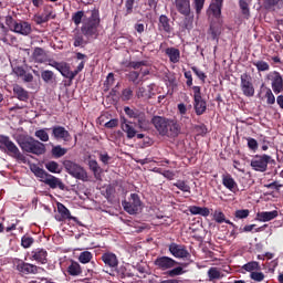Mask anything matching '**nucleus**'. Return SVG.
Listing matches in <instances>:
<instances>
[{
	"mask_svg": "<svg viewBox=\"0 0 283 283\" xmlns=\"http://www.w3.org/2000/svg\"><path fill=\"white\" fill-rule=\"evenodd\" d=\"M92 258H94V254H92V252L84 251L80 253L78 262H81V264H90V262H92Z\"/></svg>",
	"mask_w": 283,
	"mask_h": 283,
	"instance_id": "e433bc0d",
	"label": "nucleus"
},
{
	"mask_svg": "<svg viewBox=\"0 0 283 283\" xmlns=\"http://www.w3.org/2000/svg\"><path fill=\"white\" fill-rule=\"evenodd\" d=\"M41 268L35 264L28 263L23 260H18L17 262V271L21 273V275H36Z\"/></svg>",
	"mask_w": 283,
	"mask_h": 283,
	"instance_id": "9b49d317",
	"label": "nucleus"
},
{
	"mask_svg": "<svg viewBox=\"0 0 283 283\" xmlns=\"http://www.w3.org/2000/svg\"><path fill=\"white\" fill-rule=\"evenodd\" d=\"M35 138H39L42 143H48L50 140V135L48 134V128L39 129L34 133Z\"/></svg>",
	"mask_w": 283,
	"mask_h": 283,
	"instance_id": "4c0bfd02",
	"label": "nucleus"
},
{
	"mask_svg": "<svg viewBox=\"0 0 283 283\" xmlns=\"http://www.w3.org/2000/svg\"><path fill=\"white\" fill-rule=\"evenodd\" d=\"M84 34L76 31V33L73 36L74 40V48H83V45H87V41H85Z\"/></svg>",
	"mask_w": 283,
	"mask_h": 283,
	"instance_id": "f704fd0d",
	"label": "nucleus"
},
{
	"mask_svg": "<svg viewBox=\"0 0 283 283\" xmlns=\"http://www.w3.org/2000/svg\"><path fill=\"white\" fill-rule=\"evenodd\" d=\"M88 167L95 174H98L101 171V166H98V161H96V159L88 160Z\"/></svg>",
	"mask_w": 283,
	"mask_h": 283,
	"instance_id": "052dcab7",
	"label": "nucleus"
},
{
	"mask_svg": "<svg viewBox=\"0 0 283 283\" xmlns=\"http://www.w3.org/2000/svg\"><path fill=\"white\" fill-rule=\"evenodd\" d=\"M168 129L174 134V136H178V134H180L181 127L178 122L170 119Z\"/></svg>",
	"mask_w": 283,
	"mask_h": 283,
	"instance_id": "a18cd8bd",
	"label": "nucleus"
},
{
	"mask_svg": "<svg viewBox=\"0 0 283 283\" xmlns=\"http://www.w3.org/2000/svg\"><path fill=\"white\" fill-rule=\"evenodd\" d=\"M175 6L179 14L189 17L191 14V1L190 0H175Z\"/></svg>",
	"mask_w": 283,
	"mask_h": 283,
	"instance_id": "f3484780",
	"label": "nucleus"
},
{
	"mask_svg": "<svg viewBox=\"0 0 283 283\" xmlns=\"http://www.w3.org/2000/svg\"><path fill=\"white\" fill-rule=\"evenodd\" d=\"M124 112L128 118H138V115L140 114V111L138 109H132L128 106L124 107Z\"/></svg>",
	"mask_w": 283,
	"mask_h": 283,
	"instance_id": "09e8293b",
	"label": "nucleus"
},
{
	"mask_svg": "<svg viewBox=\"0 0 283 283\" xmlns=\"http://www.w3.org/2000/svg\"><path fill=\"white\" fill-rule=\"evenodd\" d=\"M31 171L36 178L40 179V182H44V185H48V187L51 189H61V191H65V184H63L59 177H55L45 171V169L33 165L31 167Z\"/></svg>",
	"mask_w": 283,
	"mask_h": 283,
	"instance_id": "f257e3e1",
	"label": "nucleus"
},
{
	"mask_svg": "<svg viewBox=\"0 0 283 283\" xmlns=\"http://www.w3.org/2000/svg\"><path fill=\"white\" fill-rule=\"evenodd\" d=\"M242 271H247V273H255L256 271H262V268L260 266V262L258 261H250L242 265Z\"/></svg>",
	"mask_w": 283,
	"mask_h": 283,
	"instance_id": "c85d7f7f",
	"label": "nucleus"
},
{
	"mask_svg": "<svg viewBox=\"0 0 283 283\" xmlns=\"http://www.w3.org/2000/svg\"><path fill=\"white\" fill-rule=\"evenodd\" d=\"M101 25V15L97 9H93L91 11V17L83 22L81 28L82 34L86 36V39H91L92 36H98V27Z\"/></svg>",
	"mask_w": 283,
	"mask_h": 283,
	"instance_id": "f03ea898",
	"label": "nucleus"
},
{
	"mask_svg": "<svg viewBox=\"0 0 283 283\" xmlns=\"http://www.w3.org/2000/svg\"><path fill=\"white\" fill-rule=\"evenodd\" d=\"M220 27H216L213 24L210 25V34H212V39H218L220 36Z\"/></svg>",
	"mask_w": 283,
	"mask_h": 283,
	"instance_id": "774afa93",
	"label": "nucleus"
},
{
	"mask_svg": "<svg viewBox=\"0 0 283 283\" xmlns=\"http://www.w3.org/2000/svg\"><path fill=\"white\" fill-rule=\"evenodd\" d=\"M195 129L199 136H206L208 129L205 124L196 125Z\"/></svg>",
	"mask_w": 283,
	"mask_h": 283,
	"instance_id": "69168bd1",
	"label": "nucleus"
},
{
	"mask_svg": "<svg viewBox=\"0 0 283 283\" xmlns=\"http://www.w3.org/2000/svg\"><path fill=\"white\" fill-rule=\"evenodd\" d=\"M124 210H126L129 216H136L140 211V206L143 202L140 201V197L137 193H132L129 201H123Z\"/></svg>",
	"mask_w": 283,
	"mask_h": 283,
	"instance_id": "6e6552de",
	"label": "nucleus"
},
{
	"mask_svg": "<svg viewBox=\"0 0 283 283\" xmlns=\"http://www.w3.org/2000/svg\"><path fill=\"white\" fill-rule=\"evenodd\" d=\"M145 65H147V61L129 62L128 67H133V70H140Z\"/></svg>",
	"mask_w": 283,
	"mask_h": 283,
	"instance_id": "338daca9",
	"label": "nucleus"
},
{
	"mask_svg": "<svg viewBox=\"0 0 283 283\" xmlns=\"http://www.w3.org/2000/svg\"><path fill=\"white\" fill-rule=\"evenodd\" d=\"M4 21H6V25H8L9 30H10L11 32L14 31V28H15L17 23L19 22V21H17V20H14V18H12V15H7V17L4 18Z\"/></svg>",
	"mask_w": 283,
	"mask_h": 283,
	"instance_id": "3c124183",
	"label": "nucleus"
},
{
	"mask_svg": "<svg viewBox=\"0 0 283 283\" xmlns=\"http://www.w3.org/2000/svg\"><path fill=\"white\" fill-rule=\"evenodd\" d=\"M268 81H271L272 92L274 94H282L283 92V77L277 71L270 72L266 75Z\"/></svg>",
	"mask_w": 283,
	"mask_h": 283,
	"instance_id": "1a4fd4ad",
	"label": "nucleus"
},
{
	"mask_svg": "<svg viewBox=\"0 0 283 283\" xmlns=\"http://www.w3.org/2000/svg\"><path fill=\"white\" fill-rule=\"evenodd\" d=\"M51 129L52 136L55 140H63L64 143H70V140H72V135H70V132L65 129V127L53 126Z\"/></svg>",
	"mask_w": 283,
	"mask_h": 283,
	"instance_id": "4468645a",
	"label": "nucleus"
},
{
	"mask_svg": "<svg viewBox=\"0 0 283 283\" xmlns=\"http://www.w3.org/2000/svg\"><path fill=\"white\" fill-rule=\"evenodd\" d=\"M34 63H45L48 61V53L41 48H35L32 53Z\"/></svg>",
	"mask_w": 283,
	"mask_h": 283,
	"instance_id": "393cba45",
	"label": "nucleus"
},
{
	"mask_svg": "<svg viewBox=\"0 0 283 283\" xmlns=\"http://www.w3.org/2000/svg\"><path fill=\"white\" fill-rule=\"evenodd\" d=\"M41 78L44 83L50 85V83H54V81H56V75L50 70H44L41 72Z\"/></svg>",
	"mask_w": 283,
	"mask_h": 283,
	"instance_id": "2f4dec72",
	"label": "nucleus"
},
{
	"mask_svg": "<svg viewBox=\"0 0 283 283\" xmlns=\"http://www.w3.org/2000/svg\"><path fill=\"white\" fill-rule=\"evenodd\" d=\"M101 259L109 269H116L118 266V256L112 252L104 253Z\"/></svg>",
	"mask_w": 283,
	"mask_h": 283,
	"instance_id": "6ab92c4d",
	"label": "nucleus"
},
{
	"mask_svg": "<svg viewBox=\"0 0 283 283\" xmlns=\"http://www.w3.org/2000/svg\"><path fill=\"white\" fill-rule=\"evenodd\" d=\"M213 220H216L218 224H222V222H226L224 212L216 210L213 213Z\"/></svg>",
	"mask_w": 283,
	"mask_h": 283,
	"instance_id": "864d4df0",
	"label": "nucleus"
},
{
	"mask_svg": "<svg viewBox=\"0 0 283 283\" xmlns=\"http://www.w3.org/2000/svg\"><path fill=\"white\" fill-rule=\"evenodd\" d=\"M69 275L76 276L81 275L83 273V270L81 269V264L78 262H72L67 268Z\"/></svg>",
	"mask_w": 283,
	"mask_h": 283,
	"instance_id": "473e14b6",
	"label": "nucleus"
},
{
	"mask_svg": "<svg viewBox=\"0 0 283 283\" xmlns=\"http://www.w3.org/2000/svg\"><path fill=\"white\" fill-rule=\"evenodd\" d=\"M151 123L157 132L160 134V136H167V134L169 133V118L163 116H154L151 118Z\"/></svg>",
	"mask_w": 283,
	"mask_h": 283,
	"instance_id": "9d476101",
	"label": "nucleus"
},
{
	"mask_svg": "<svg viewBox=\"0 0 283 283\" xmlns=\"http://www.w3.org/2000/svg\"><path fill=\"white\" fill-rule=\"evenodd\" d=\"M210 10L213 17H220V14H222V4H219V2H214L210 4Z\"/></svg>",
	"mask_w": 283,
	"mask_h": 283,
	"instance_id": "de8ad7c7",
	"label": "nucleus"
},
{
	"mask_svg": "<svg viewBox=\"0 0 283 283\" xmlns=\"http://www.w3.org/2000/svg\"><path fill=\"white\" fill-rule=\"evenodd\" d=\"M32 244H34V238L24 234L21 238V247H23V249H30V247H32Z\"/></svg>",
	"mask_w": 283,
	"mask_h": 283,
	"instance_id": "37998d69",
	"label": "nucleus"
},
{
	"mask_svg": "<svg viewBox=\"0 0 283 283\" xmlns=\"http://www.w3.org/2000/svg\"><path fill=\"white\" fill-rule=\"evenodd\" d=\"M137 120V127L143 132H147L149 129L150 122L147 119V115L145 112H140V114L135 118Z\"/></svg>",
	"mask_w": 283,
	"mask_h": 283,
	"instance_id": "a878e982",
	"label": "nucleus"
},
{
	"mask_svg": "<svg viewBox=\"0 0 283 283\" xmlns=\"http://www.w3.org/2000/svg\"><path fill=\"white\" fill-rule=\"evenodd\" d=\"M250 279L253 280L254 282H264V274L260 271L252 272L250 274Z\"/></svg>",
	"mask_w": 283,
	"mask_h": 283,
	"instance_id": "13d9d810",
	"label": "nucleus"
},
{
	"mask_svg": "<svg viewBox=\"0 0 283 283\" xmlns=\"http://www.w3.org/2000/svg\"><path fill=\"white\" fill-rule=\"evenodd\" d=\"M19 145L22 151H27V154H34L35 156L45 154V144L34 139V137H29L19 142Z\"/></svg>",
	"mask_w": 283,
	"mask_h": 283,
	"instance_id": "20e7f679",
	"label": "nucleus"
},
{
	"mask_svg": "<svg viewBox=\"0 0 283 283\" xmlns=\"http://www.w3.org/2000/svg\"><path fill=\"white\" fill-rule=\"evenodd\" d=\"M56 207H57V213H60L61 216L57 219L59 222H62V220H73L74 222H76V217H72V214L70 213V209H67L65 205L57 202Z\"/></svg>",
	"mask_w": 283,
	"mask_h": 283,
	"instance_id": "a211bd4d",
	"label": "nucleus"
},
{
	"mask_svg": "<svg viewBox=\"0 0 283 283\" xmlns=\"http://www.w3.org/2000/svg\"><path fill=\"white\" fill-rule=\"evenodd\" d=\"M207 0H193V6L197 14H200L202 12V8H205V2Z\"/></svg>",
	"mask_w": 283,
	"mask_h": 283,
	"instance_id": "680f3d73",
	"label": "nucleus"
},
{
	"mask_svg": "<svg viewBox=\"0 0 283 283\" xmlns=\"http://www.w3.org/2000/svg\"><path fill=\"white\" fill-rule=\"evenodd\" d=\"M31 260L38 262V264H48V250L38 248L31 252Z\"/></svg>",
	"mask_w": 283,
	"mask_h": 283,
	"instance_id": "dca6fc26",
	"label": "nucleus"
},
{
	"mask_svg": "<svg viewBox=\"0 0 283 283\" xmlns=\"http://www.w3.org/2000/svg\"><path fill=\"white\" fill-rule=\"evenodd\" d=\"M168 249H169L171 255H174V258H179V259L191 258V253H189L187 248L182 244L171 243L168 247Z\"/></svg>",
	"mask_w": 283,
	"mask_h": 283,
	"instance_id": "ddd939ff",
	"label": "nucleus"
},
{
	"mask_svg": "<svg viewBox=\"0 0 283 283\" xmlns=\"http://www.w3.org/2000/svg\"><path fill=\"white\" fill-rule=\"evenodd\" d=\"M133 96H134V91H132V88H125L122 92V101H132Z\"/></svg>",
	"mask_w": 283,
	"mask_h": 283,
	"instance_id": "bf43d9fd",
	"label": "nucleus"
},
{
	"mask_svg": "<svg viewBox=\"0 0 283 283\" xmlns=\"http://www.w3.org/2000/svg\"><path fill=\"white\" fill-rule=\"evenodd\" d=\"M138 78H140V73H138L136 71H132L128 73V81H130V83L138 85L140 83V81Z\"/></svg>",
	"mask_w": 283,
	"mask_h": 283,
	"instance_id": "603ef678",
	"label": "nucleus"
},
{
	"mask_svg": "<svg viewBox=\"0 0 283 283\" xmlns=\"http://www.w3.org/2000/svg\"><path fill=\"white\" fill-rule=\"evenodd\" d=\"M248 0H239V7L242 11V14L249 19L251 11L249 10V2Z\"/></svg>",
	"mask_w": 283,
	"mask_h": 283,
	"instance_id": "49530a36",
	"label": "nucleus"
},
{
	"mask_svg": "<svg viewBox=\"0 0 283 283\" xmlns=\"http://www.w3.org/2000/svg\"><path fill=\"white\" fill-rule=\"evenodd\" d=\"M248 142V147L251 149V151H258V140L253 137L245 138Z\"/></svg>",
	"mask_w": 283,
	"mask_h": 283,
	"instance_id": "6e6d98bb",
	"label": "nucleus"
},
{
	"mask_svg": "<svg viewBox=\"0 0 283 283\" xmlns=\"http://www.w3.org/2000/svg\"><path fill=\"white\" fill-rule=\"evenodd\" d=\"M158 28L159 30L166 32V34H171V32H174V27H171V20L165 14H161L159 17Z\"/></svg>",
	"mask_w": 283,
	"mask_h": 283,
	"instance_id": "aec40b11",
	"label": "nucleus"
},
{
	"mask_svg": "<svg viewBox=\"0 0 283 283\" xmlns=\"http://www.w3.org/2000/svg\"><path fill=\"white\" fill-rule=\"evenodd\" d=\"M182 273H185L182 268L181 266H177L175 269L171 268V270L167 272V275L169 277H176L177 275H182Z\"/></svg>",
	"mask_w": 283,
	"mask_h": 283,
	"instance_id": "4d7b16f0",
	"label": "nucleus"
},
{
	"mask_svg": "<svg viewBox=\"0 0 283 283\" xmlns=\"http://www.w3.org/2000/svg\"><path fill=\"white\" fill-rule=\"evenodd\" d=\"M174 187H177L184 193H191V186L187 184L185 180H177V182L172 184Z\"/></svg>",
	"mask_w": 283,
	"mask_h": 283,
	"instance_id": "c9c22d12",
	"label": "nucleus"
},
{
	"mask_svg": "<svg viewBox=\"0 0 283 283\" xmlns=\"http://www.w3.org/2000/svg\"><path fill=\"white\" fill-rule=\"evenodd\" d=\"M137 98H146L149 99L151 96H154V84H150L146 87L139 86L136 92Z\"/></svg>",
	"mask_w": 283,
	"mask_h": 283,
	"instance_id": "5701e85b",
	"label": "nucleus"
},
{
	"mask_svg": "<svg viewBox=\"0 0 283 283\" xmlns=\"http://www.w3.org/2000/svg\"><path fill=\"white\" fill-rule=\"evenodd\" d=\"M0 149L1 151H4V154H8V156H11V158H15L18 163L28 161L25 155L19 150L17 144H14V142H12L10 137L6 135H0Z\"/></svg>",
	"mask_w": 283,
	"mask_h": 283,
	"instance_id": "7ed1b4c3",
	"label": "nucleus"
},
{
	"mask_svg": "<svg viewBox=\"0 0 283 283\" xmlns=\"http://www.w3.org/2000/svg\"><path fill=\"white\" fill-rule=\"evenodd\" d=\"M184 22L181 24L182 30H191L193 28V15H185Z\"/></svg>",
	"mask_w": 283,
	"mask_h": 283,
	"instance_id": "79ce46f5",
	"label": "nucleus"
},
{
	"mask_svg": "<svg viewBox=\"0 0 283 283\" xmlns=\"http://www.w3.org/2000/svg\"><path fill=\"white\" fill-rule=\"evenodd\" d=\"M51 154L54 156V158H63V156L67 154V149L61 147V145H57L52 148Z\"/></svg>",
	"mask_w": 283,
	"mask_h": 283,
	"instance_id": "58836bf2",
	"label": "nucleus"
},
{
	"mask_svg": "<svg viewBox=\"0 0 283 283\" xmlns=\"http://www.w3.org/2000/svg\"><path fill=\"white\" fill-rule=\"evenodd\" d=\"M193 101V107L197 116H202V114L207 112V102L202 97H197Z\"/></svg>",
	"mask_w": 283,
	"mask_h": 283,
	"instance_id": "b1692460",
	"label": "nucleus"
},
{
	"mask_svg": "<svg viewBox=\"0 0 283 283\" xmlns=\"http://www.w3.org/2000/svg\"><path fill=\"white\" fill-rule=\"evenodd\" d=\"M57 72H60V74H62L64 78H69L70 81H74L75 78L74 71L70 70V64H67L66 62H62V65H60Z\"/></svg>",
	"mask_w": 283,
	"mask_h": 283,
	"instance_id": "bb28decb",
	"label": "nucleus"
},
{
	"mask_svg": "<svg viewBox=\"0 0 283 283\" xmlns=\"http://www.w3.org/2000/svg\"><path fill=\"white\" fill-rule=\"evenodd\" d=\"M249 209L237 210L234 212V218H238V220H244V218H249Z\"/></svg>",
	"mask_w": 283,
	"mask_h": 283,
	"instance_id": "5fc2aeb1",
	"label": "nucleus"
},
{
	"mask_svg": "<svg viewBox=\"0 0 283 283\" xmlns=\"http://www.w3.org/2000/svg\"><path fill=\"white\" fill-rule=\"evenodd\" d=\"M269 165H275V159L266 154L254 155L250 163L253 171H259L260 174H264L269 169Z\"/></svg>",
	"mask_w": 283,
	"mask_h": 283,
	"instance_id": "39448f33",
	"label": "nucleus"
},
{
	"mask_svg": "<svg viewBox=\"0 0 283 283\" xmlns=\"http://www.w3.org/2000/svg\"><path fill=\"white\" fill-rule=\"evenodd\" d=\"M13 93L17 95V98L19 101H28L30 98V95L28 94V91H25L23 87L20 85L13 86Z\"/></svg>",
	"mask_w": 283,
	"mask_h": 283,
	"instance_id": "7c9ffc66",
	"label": "nucleus"
},
{
	"mask_svg": "<svg viewBox=\"0 0 283 283\" xmlns=\"http://www.w3.org/2000/svg\"><path fill=\"white\" fill-rule=\"evenodd\" d=\"M65 171L76 180H82L83 182L87 181V171L81 165L72 161L65 160L63 163Z\"/></svg>",
	"mask_w": 283,
	"mask_h": 283,
	"instance_id": "423d86ee",
	"label": "nucleus"
},
{
	"mask_svg": "<svg viewBox=\"0 0 283 283\" xmlns=\"http://www.w3.org/2000/svg\"><path fill=\"white\" fill-rule=\"evenodd\" d=\"M222 185L226 189H229V191H235V189H238V184L231 175H222Z\"/></svg>",
	"mask_w": 283,
	"mask_h": 283,
	"instance_id": "cd10ccee",
	"label": "nucleus"
},
{
	"mask_svg": "<svg viewBox=\"0 0 283 283\" xmlns=\"http://www.w3.org/2000/svg\"><path fill=\"white\" fill-rule=\"evenodd\" d=\"M48 21H50V13L35 17V23L38 25H41L42 23H48Z\"/></svg>",
	"mask_w": 283,
	"mask_h": 283,
	"instance_id": "e2e57ef3",
	"label": "nucleus"
},
{
	"mask_svg": "<svg viewBox=\"0 0 283 283\" xmlns=\"http://www.w3.org/2000/svg\"><path fill=\"white\" fill-rule=\"evenodd\" d=\"M154 264L159 269V271H169V269H174L178 262L169 256H158L154 261Z\"/></svg>",
	"mask_w": 283,
	"mask_h": 283,
	"instance_id": "f8f14e48",
	"label": "nucleus"
},
{
	"mask_svg": "<svg viewBox=\"0 0 283 283\" xmlns=\"http://www.w3.org/2000/svg\"><path fill=\"white\" fill-rule=\"evenodd\" d=\"M268 105H275V95L273 94V91L269 87L264 88Z\"/></svg>",
	"mask_w": 283,
	"mask_h": 283,
	"instance_id": "c03bdc74",
	"label": "nucleus"
},
{
	"mask_svg": "<svg viewBox=\"0 0 283 283\" xmlns=\"http://www.w3.org/2000/svg\"><path fill=\"white\" fill-rule=\"evenodd\" d=\"M15 34H21L22 36H28L32 34V24L28 21L19 20L13 29Z\"/></svg>",
	"mask_w": 283,
	"mask_h": 283,
	"instance_id": "2eb2a0df",
	"label": "nucleus"
},
{
	"mask_svg": "<svg viewBox=\"0 0 283 283\" xmlns=\"http://www.w3.org/2000/svg\"><path fill=\"white\" fill-rule=\"evenodd\" d=\"M83 17H85V12L76 11L72 15V21L75 23V25H81V22L83 21Z\"/></svg>",
	"mask_w": 283,
	"mask_h": 283,
	"instance_id": "8fccbe9b",
	"label": "nucleus"
},
{
	"mask_svg": "<svg viewBox=\"0 0 283 283\" xmlns=\"http://www.w3.org/2000/svg\"><path fill=\"white\" fill-rule=\"evenodd\" d=\"M166 54L170 60V63H178L180 61V50L176 48L166 49Z\"/></svg>",
	"mask_w": 283,
	"mask_h": 283,
	"instance_id": "c756f323",
	"label": "nucleus"
},
{
	"mask_svg": "<svg viewBox=\"0 0 283 283\" xmlns=\"http://www.w3.org/2000/svg\"><path fill=\"white\" fill-rule=\"evenodd\" d=\"M208 277L210 282H213V280H222L224 275L222 272H220V270H218V268H210L208 270Z\"/></svg>",
	"mask_w": 283,
	"mask_h": 283,
	"instance_id": "72a5a7b5",
	"label": "nucleus"
},
{
	"mask_svg": "<svg viewBox=\"0 0 283 283\" xmlns=\"http://www.w3.org/2000/svg\"><path fill=\"white\" fill-rule=\"evenodd\" d=\"M241 78V91L243 96H248L251 98L252 96H255V86H253V77L249 75V73H243L240 76Z\"/></svg>",
	"mask_w": 283,
	"mask_h": 283,
	"instance_id": "0eeeda50",
	"label": "nucleus"
},
{
	"mask_svg": "<svg viewBox=\"0 0 283 283\" xmlns=\"http://www.w3.org/2000/svg\"><path fill=\"white\" fill-rule=\"evenodd\" d=\"M120 128L126 134L128 139L135 138L137 132L136 128L132 126V122L127 120L126 118H123Z\"/></svg>",
	"mask_w": 283,
	"mask_h": 283,
	"instance_id": "412c9836",
	"label": "nucleus"
},
{
	"mask_svg": "<svg viewBox=\"0 0 283 283\" xmlns=\"http://www.w3.org/2000/svg\"><path fill=\"white\" fill-rule=\"evenodd\" d=\"M45 169L51 174H61V166L56 161H49L45 164Z\"/></svg>",
	"mask_w": 283,
	"mask_h": 283,
	"instance_id": "ea45409f",
	"label": "nucleus"
},
{
	"mask_svg": "<svg viewBox=\"0 0 283 283\" xmlns=\"http://www.w3.org/2000/svg\"><path fill=\"white\" fill-rule=\"evenodd\" d=\"M135 1L136 0H126V2H125V8H126L125 17H127L128 14H132V12H134Z\"/></svg>",
	"mask_w": 283,
	"mask_h": 283,
	"instance_id": "0e129e2a",
	"label": "nucleus"
},
{
	"mask_svg": "<svg viewBox=\"0 0 283 283\" xmlns=\"http://www.w3.org/2000/svg\"><path fill=\"white\" fill-rule=\"evenodd\" d=\"M253 65L256 67L258 72H269L271 70V66L262 60L253 62Z\"/></svg>",
	"mask_w": 283,
	"mask_h": 283,
	"instance_id": "a19ab883",
	"label": "nucleus"
},
{
	"mask_svg": "<svg viewBox=\"0 0 283 283\" xmlns=\"http://www.w3.org/2000/svg\"><path fill=\"white\" fill-rule=\"evenodd\" d=\"M277 216H279L277 210L262 211L256 213V220H259V222H271V220H275Z\"/></svg>",
	"mask_w": 283,
	"mask_h": 283,
	"instance_id": "4be33fe9",
	"label": "nucleus"
}]
</instances>
